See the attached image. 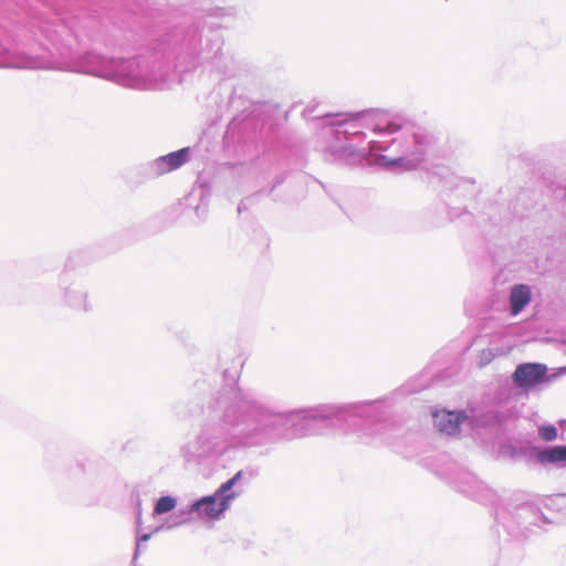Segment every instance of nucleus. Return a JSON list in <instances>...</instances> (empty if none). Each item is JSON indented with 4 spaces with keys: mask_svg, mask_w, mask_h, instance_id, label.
<instances>
[{
    "mask_svg": "<svg viewBox=\"0 0 566 566\" xmlns=\"http://www.w3.org/2000/svg\"><path fill=\"white\" fill-rule=\"evenodd\" d=\"M438 139L406 116L385 109L356 112V155L375 156V164L412 170L436 155Z\"/></svg>",
    "mask_w": 566,
    "mask_h": 566,
    "instance_id": "f257e3e1",
    "label": "nucleus"
},
{
    "mask_svg": "<svg viewBox=\"0 0 566 566\" xmlns=\"http://www.w3.org/2000/svg\"><path fill=\"white\" fill-rule=\"evenodd\" d=\"M495 518L513 536L524 535L532 526L541 527L548 523L547 518L533 503L509 500L495 511Z\"/></svg>",
    "mask_w": 566,
    "mask_h": 566,
    "instance_id": "f03ea898",
    "label": "nucleus"
},
{
    "mask_svg": "<svg viewBox=\"0 0 566 566\" xmlns=\"http://www.w3.org/2000/svg\"><path fill=\"white\" fill-rule=\"evenodd\" d=\"M547 368L538 363L520 364L513 373L514 384L522 389H531L545 381Z\"/></svg>",
    "mask_w": 566,
    "mask_h": 566,
    "instance_id": "7ed1b4c3",
    "label": "nucleus"
},
{
    "mask_svg": "<svg viewBox=\"0 0 566 566\" xmlns=\"http://www.w3.org/2000/svg\"><path fill=\"white\" fill-rule=\"evenodd\" d=\"M452 483L458 489V491L478 501L486 497L489 493V489L485 486V484L480 481L476 475L468 470H459L455 473Z\"/></svg>",
    "mask_w": 566,
    "mask_h": 566,
    "instance_id": "20e7f679",
    "label": "nucleus"
},
{
    "mask_svg": "<svg viewBox=\"0 0 566 566\" xmlns=\"http://www.w3.org/2000/svg\"><path fill=\"white\" fill-rule=\"evenodd\" d=\"M434 427L442 433L455 436L460 432V426L468 419L465 411L447 409L434 410L432 412Z\"/></svg>",
    "mask_w": 566,
    "mask_h": 566,
    "instance_id": "39448f33",
    "label": "nucleus"
},
{
    "mask_svg": "<svg viewBox=\"0 0 566 566\" xmlns=\"http://www.w3.org/2000/svg\"><path fill=\"white\" fill-rule=\"evenodd\" d=\"M531 458L544 467L566 468V446L535 447L531 450Z\"/></svg>",
    "mask_w": 566,
    "mask_h": 566,
    "instance_id": "423d86ee",
    "label": "nucleus"
},
{
    "mask_svg": "<svg viewBox=\"0 0 566 566\" xmlns=\"http://www.w3.org/2000/svg\"><path fill=\"white\" fill-rule=\"evenodd\" d=\"M234 495L219 497L218 495L206 496L192 504V511H198L201 516L209 518L219 517L229 506V502Z\"/></svg>",
    "mask_w": 566,
    "mask_h": 566,
    "instance_id": "0eeeda50",
    "label": "nucleus"
},
{
    "mask_svg": "<svg viewBox=\"0 0 566 566\" xmlns=\"http://www.w3.org/2000/svg\"><path fill=\"white\" fill-rule=\"evenodd\" d=\"M532 301V290L526 284H515L510 290L509 310L512 316H517Z\"/></svg>",
    "mask_w": 566,
    "mask_h": 566,
    "instance_id": "6e6552de",
    "label": "nucleus"
},
{
    "mask_svg": "<svg viewBox=\"0 0 566 566\" xmlns=\"http://www.w3.org/2000/svg\"><path fill=\"white\" fill-rule=\"evenodd\" d=\"M188 150V148H182L166 156L159 157L154 165L156 175L161 176L168 174L186 164Z\"/></svg>",
    "mask_w": 566,
    "mask_h": 566,
    "instance_id": "1a4fd4ad",
    "label": "nucleus"
},
{
    "mask_svg": "<svg viewBox=\"0 0 566 566\" xmlns=\"http://www.w3.org/2000/svg\"><path fill=\"white\" fill-rule=\"evenodd\" d=\"M176 500L172 496H163L160 497L154 509L155 514H164L172 511L176 507Z\"/></svg>",
    "mask_w": 566,
    "mask_h": 566,
    "instance_id": "9d476101",
    "label": "nucleus"
},
{
    "mask_svg": "<svg viewBox=\"0 0 566 566\" xmlns=\"http://www.w3.org/2000/svg\"><path fill=\"white\" fill-rule=\"evenodd\" d=\"M538 437L545 442H552L557 439L558 430L554 424H542L538 427Z\"/></svg>",
    "mask_w": 566,
    "mask_h": 566,
    "instance_id": "9b49d317",
    "label": "nucleus"
},
{
    "mask_svg": "<svg viewBox=\"0 0 566 566\" xmlns=\"http://www.w3.org/2000/svg\"><path fill=\"white\" fill-rule=\"evenodd\" d=\"M499 355L497 348H485L478 356L480 367L489 365Z\"/></svg>",
    "mask_w": 566,
    "mask_h": 566,
    "instance_id": "f8f14e48",
    "label": "nucleus"
},
{
    "mask_svg": "<svg viewBox=\"0 0 566 566\" xmlns=\"http://www.w3.org/2000/svg\"><path fill=\"white\" fill-rule=\"evenodd\" d=\"M242 475V471H239L234 474L233 478L221 484V486L217 490L216 495L219 497H224L223 495L232 489V486L239 481Z\"/></svg>",
    "mask_w": 566,
    "mask_h": 566,
    "instance_id": "ddd939ff",
    "label": "nucleus"
},
{
    "mask_svg": "<svg viewBox=\"0 0 566 566\" xmlns=\"http://www.w3.org/2000/svg\"><path fill=\"white\" fill-rule=\"evenodd\" d=\"M553 197L557 201H563L566 206V187L557 186L553 188Z\"/></svg>",
    "mask_w": 566,
    "mask_h": 566,
    "instance_id": "4468645a",
    "label": "nucleus"
},
{
    "mask_svg": "<svg viewBox=\"0 0 566 566\" xmlns=\"http://www.w3.org/2000/svg\"><path fill=\"white\" fill-rule=\"evenodd\" d=\"M462 211L460 209H450L448 211V216L451 220L459 218L461 216Z\"/></svg>",
    "mask_w": 566,
    "mask_h": 566,
    "instance_id": "2eb2a0df",
    "label": "nucleus"
},
{
    "mask_svg": "<svg viewBox=\"0 0 566 566\" xmlns=\"http://www.w3.org/2000/svg\"><path fill=\"white\" fill-rule=\"evenodd\" d=\"M355 409H356V416H357L358 413L361 412L363 406L360 403H356Z\"/></svg>",
    "mask_w": 566,
    "mask_h": 566,
    "instance_id": "dca6fc26",
    "label": "nucleus"
},
{
    "mask_svg": "<svg viewBox=\"0 0 566 566\" xmlns=\"http://www.w3.org/2000/svg\"><path fill=\"white\" fill-rule=\"evenodd\" d=\"M401 391H403L405 394H411V392L416 391V389L409 390V389H407V387H402Z\"/></svg>",
    "mask_w": 566,
    "mask_h": 566,
    "instance_id": "f3484780",
    "label": "nucleus"
}]
</instances>
